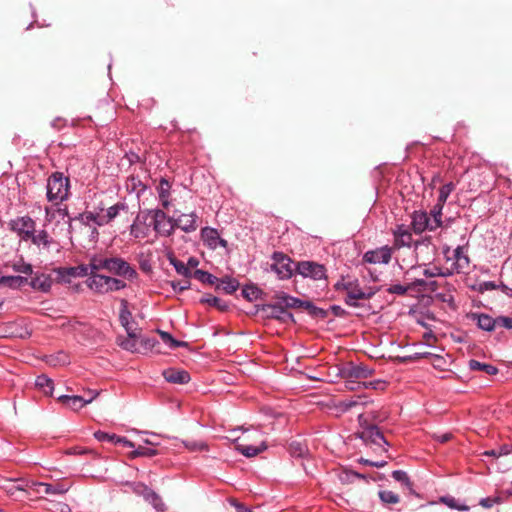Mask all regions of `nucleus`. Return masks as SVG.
<instances>
[{"label": "nucleus", "mask_w": 512, "mask_h": 512, "mask_svg": "<svg viewBox=\"0 0 512 512\" xmlns=\"http://www.w3.org/2000/svg\"><path fill=\"white\" fill-rule=\"evenodd\" d=\"M12 269L19 273L24 275H32L33 274V268L31 264L25 263L22 259L13 262L12 264H9Z\"/></svg>", "instance_id": "obj_39"}, {"label": "nucleus", "mask_w": 512, "mask_h": 512, "mask_svg": "<svg viewBox=\"0 0 512 512\" xmlns=\"http://www.w3.org/2000/svg\"><path fill=\"white\" fill-rule=\"evenodd\" d=\"M33 486H42L44 488L45 494H55L62 495L65 494L69 490V486L64 485L63 483L49 484L44 482H32Z\"/></svg>", "instance_id": "obj_24"}, {"label": "nucleus", "mask_w": 512, "mask_h": 512, "mask_svg": "<svg viewBox=\"0 0 512 512\" xmlns=\"http://www.w3.org/2000/svg\"><path fill=\"white\" fill-rule=\"evenodd\" d=\"M28 332L16 322H8L0 326V336L4 338H24Z\"/></svg>", "instance_id": "obj_18"}, {"label": "nucleus", "mask_w": 512, "mask_h": 512, "mask_svg": "<svg viewBox=\"0 0 512 512\" xmlns=\"http://www.w3.org/2000/svg\"><path fill=\"white\" fill-rule=\"evenodd\" d=\"M273 298L276 299L277 302H280L285 310L290 308H302L311 316L316 318L324 319L328 316V312L326 310L316 307L312 302L303 301L282 291L275 292Z\"/></svg>", "instance_id": "obj_3"}, {"label": "nucleus", "mask_w": 512, "mask_h": 512, "mask_svg": "<svg viewBox=\"0 0 512 512\" xmlns=\"http://www.w3.org/2000/svg\"><path fill=\"white\" fill-rule=\"evenodd\" d=\"M156 344H158V342L155 338H143L140 341V346L146 351L152 350Z\"/></svg>", "instance_id": "obj_61"}, {"label": "nucleus", "mask_w": 512, "mask_h": 512, "mask_svg": "<svg viewBox=\"0 0 512 512\" xmlns=\"http://www.w3.org/2000/svg\"><path fill=\"white\" fill-rule=\"evenodd\" d=\"M358 420L360 425L363 427L360 434L361 439L367 444L377 445L386 451V449L383 448V445H388V442L377 425L370 423V415L367 413L360 414L358 416Z\"/></svg>", "instance_id": "obj_5"}, {"label": "nucleus", "mask_w": 512, "mask_h": 512, "mask_svg": "<svg viewBox=\"0 0 512 512\" xmlns=\"http://www.w3.org/2000/svg\"><path fill=\"white\" fill-rule=\"evenodd\" d=\"M63 281H69L70 277L89 276L92 272L91 260L88 265H79L77 267L60 268L57 270Z\"/></svg>", "instance_id": "obj_12"}, {"label": "nucleus", "mask_w": 512, "mask_h": 512, "mask_svg": "<svg viewBox=\"0 0 512 512\" xmlns=\"http://www.w3.org/2000/svg\"><path fill=\"white\" fill-rule=\"evenodd\" d=\"M192 276L195 279L199 280L200 282L206 283L209 285H213L218 281V279L214 275H212L206 271L200 270V269L195 270L192 273Z\"/></svg>", "instance_id": "obj_37"}, {"label": "nucleus", "mask_w": 512, "mask_h": 512, "mask_svg": "<svg viewBox=\"0 0 512 512\" xmlns=\"http://www.w3.org/2000/svg\"><path fill=\"white\" fill-rule=\"evenodd\" d=\"M245 441L246 439L240 441V438H236L235 448L237 451H239L241 454L248 458L254 457L267 449V446L264 442H261L260 446H253L246 443Z\"/></svg>", "instance_id": "obj_15"}, {"label": "nucleus", "mask_w": 512, "mask_h": 512, "mask_svg": "<svg viewBox=\"0 0 512 512\" xmlns=\"http://www.w3.org/2000/svg\"><path fill=\"white\" fill-rule=\"evenodd\" d=\"M408 290H410L409 284L407 286L394 284L387 288V292L397 295H405Z\"/></svg>", "instance_id": "obj_53"}, {"label": "nucleus", "mask_w": 512, "mask_h": 512, "mask_svg": "<svg viewBox=\"0 0 512 512\" xmlns=\"http://www.w3.org/2000/svg\"><path fill=\"white\" fill-rule=\"evenodd\" d=\"M145 501L150 503L154 509H156L159 512H164L166 510V505L163 502L162 498L159 494H157L154 490L152 493L148 494V497L145 498Z\"/></svg>", "instance_id": "obj_36"}, {"label": "nucleus", "mask_w": 512, "mask_h": 512, "mask_svg": "<svg viewBox=\"0 0 512 512\" xmlns=\"http://www.w3.org/2000/svg\"><path fill=\"white\" fill-rule=\"evenodd\" d=\"M174 223L175 218L169 217L162 223H158V225H155L153 229L164 236H170L176 229V225H174Z\"/></svg>", "instance_id": "obj_28"}, {"label": "nucleus", "mask_w": 512, "mask_h": 512, "mask_svg": "<svg viewBox=\"0 0 512 512\" xmlns=\"http://www.w3.org/2000/svg\"><path fill=\"white\" fill-rule=\"evenodd\" d=\"M454 258H455V262L453 263V267L457 273L464 272L466 269H468L469 264H470V259L464 253L462 247L459 246L454 250Z\"/></svg>", "instance_id": "obj_22"}, {"label": "nucleus", "mask_w": 512, "mask_h": 512, "mask_svg": "<svg viewBox=\"0 0 512 512\" xmlns=\"http://www.w3.org/2000/svg\"><path fill=\"white\" fill-rule=\"evenodd\" d=\"M132 318V314L128 309V301L125 299L121 300V308L119 312V321L121 325L128 329V326L130 325V320Z\"/></svg>", "instance_id": "obj_31"}, {"label": "nucleus", "mask_w": 512, "mask_h": 512, "mask_svg": "<svg viewBox=\"0 0 512 512\" xmlns=\"http://www.w3.org/2000/svg\"><path fill=\"white\" fill-rule=\"evenodd\" d=\"M273 259L274 263L271 265V269L280 279H289L294 271L291 259L282 253H274Z\"/></svg>", "instance_id": "obj_7"}, {"label": "nucleus", "mask_w": 512, "mask_h": 512, "mask_svg": "<svg viewBox=\"0 0 512 512\" xmlns=\"http://www.w3.org/2000/svg\"><path fill=\"white\" fill-rule=\"evenodd\" d=\"M35 386L47 396H52L54 390V383L51 378L45 374L37 376Z\"/></svg>", "instance_id": "obj_26"}, {"label": "nucleus", "mask_w": 512, "mask_h": 512, "mask_svg": "<svg viewBox=\"0 0 512 512\" xmlns=\"http://www.w3.org/2000/svg\"><path fill=\"white\" fill-rule=\"evenodd\" d=\"M30 239L32 243L37 246H40L42 244L47 247L50 244L49 235L44 230L40 231L38 234L33 233V236H31Z\"/></svg>", "instance_id": "obj_45"}, {"label": "nucleus", "mask_w": 512, "mask_h": 512, "mask_svg": "<svg viewBox=\"0 0 512 512\" xmlns=\"http://www.w3.org/2000/svg\"><path fill=\"white\" fill-rule=\"evenodd\" d=\"M152 489L149 488L148 486L144 485V484H138L136 487H135V492L142 496L144 499L148 497V494L152 493Z\"/></svg>", "instance_id": "obj_62"}, {"label": "nucleus", "mask_w": 512, "mask_h": 512, "mask_svg": "<svg viewBox=\"0 0 512 512\" xmlns=\"http://www.w3.org/2000/svg\"><path fill=\"white\" fill-rule=\"evenodd\" d=\"M126 287L125 282L117 278L109 277L107 292L118 291Z\"/></svg>", "instance_id": "obj_49"}, {"label": "nucleus", "mask_w": 512, "mask_h": 512, "mask_svg": "<svg viewBox=\"0 0 512 512\" xmlns=\"http://www.w3.org/2000/svg\"><path fill=\"white\" fill-rule=\"evenodd\" d=\"M262 311H264L269 318L284 320L285 317H287L291 320L293 319V315L291 313H287L280 302H276L275 304H266L263 306Z\"/></svg>", "instance_id": "obj_19"}, {"label": "nucleus", "mask_w": 512, "mask_h": 512, "mask_svg": "<svg viewBox=\"0 0 512 512\" xmlns=\"http://www.w3.org/2000/svg\"><path fill=\"white\" fill-rule=\"evenodd\" d=\"M98 396V393H94L92 397H89L88 399H84L81 396L73 395H61L57 398V400L62 403L64 406H66L69 409H72L74 411H78L85 405L91 403L96 397Z\"/></svg>", "instance_id": "obj_10"}, {"label": "nucleus", "mask_w": 512, "mask_h": 512, "mask_svg": "<svg viewBox=\"0 0 512 512\" xmlns=\"http://www.w3.org/2000/svg\"><path fill=\"white\" fill-rule=\"evenodd\" d=\"M469 368L473 371H483L488 375H495L498 372V369L495 366L481 363L474 359L469 361Z\"/></svg>", "instance_id": "obj_29"}, {"label": "nucleus", "mask_w": 512, "mask_h": 512, "mask_svg": "<svg viewBox=\"0 0 512 512\" xmlns=\"http://www.w3.org/2000/svg\"><path fill=\"white\" fill-rule=\"evenodd\" d=\"M502 502L501 497H487L480 500L479 504L484 508H491L495 504H500Z\"/></svg>", "instance_id": "obj_54"}, {"label": "nucleus", "mask_w": 512, "mask_h": 512, "mask_svg": "<svg viewBox=\"0 0 512 512\" xmlns=\"http://www.w3.org/2000/svg\"><path fill=\"white\" fill-rule=\"evenodd\" d=\"M366 402L362 401V398L360 396L356 398L346 399L341 402V407L344 411H348L352 409L353 407L365 405Z\"/></svg>", "instance_id": "obj_46"}, {"label": "nucleus", "mask_w": 512, "mask_h": 512, "mask_svg": "<svg viewBox=\"0 0 512 512\" xmlns=\"http://www.w3.org/2000/svg\"><path fill=\"white\" fill-rule=\"evenodd\" d=\"M239 287V282L235 279L226 277L216 286L217 289L223 290L227 294L234 293Z\"/></svg>", "instance_id": "obj_32"}, {"label": "nucleus", "mask_w": 512, "mask_h": 512, "mask_svg": "<svg viewBox=\"0 0 512 512\" xmlns=\"http://www.w3.org/2000/svg\"><path fill=\"white\" fill-rule=\"evenodd\" d=\"M201 302L216 307L220 311H225L228 308L227 304L223 302L220 298L211 295L203 298Z\"/></svg>", "instance_id": "obj_42"}, {"label": "nucleus", "mask_w": 512, "mask_h": 512, "mask_svg": "<svg viewBox=\"0 0 512 512\" xmlns=\"http://www.w3.org/2000/svg\"><path fill=\"white\" fill-rule=\"evenodd\" d=\"M289 452L293 457H302L307 452V447L297 441H292L289 445Z\"/></svg>", "instance_id": "obj_43"}, {"label": "nucleus", "mask_w": 512, "mask_h": 512, "mask_svg": "<svg viewBox=\"0 0 512 512\" xmlns=\"http://www.w3.org/2000/svg\"><path fill=\"white\" fill-rule=\"evenodd\" d=\"M51 365H65L68 363V356L64 352H59L56 357H52L49 361Z\"/></svg>", "instance_id": "obj_59"}, {"label": "nucleus", "mask_w": 512, "mask_h": 512, "mask_svg": "<svg viewBox=\"0 0 512 512\" xmlns=\"http://www.w3.org/2000/svg\"><path fill=\"white\" fill-rule=\"evenodd\" d=\"M167 258L179 275H182L186 278L192 277V272L189 267L182 261L178 260L172 253L168 254Z\"/></svg>", "instance_id": "obj_27"}, {"label": "nucleus", "mask_w": 512, "mask_h": 512, "mask_svg": "<svg viewBox=\"0 0 512 512\" xmlns=\"http://www.w3.org/2000/svg\"><path fill=\"white\" fill-rule=\"evenodd\" d=\"M392 476L398 482H401L405 485L410 484L409 477H408L407 473L404 471L396 470L392 473Z\"/></svg>", "instance_id": "obj_58"}, {"label": "nucleus", "mask_w": 512, "mask_h": 512, "mask_svg": "<svg viewBox=\"0 0 512 512\" xmlns=\"http://www.w3.org/2000/svg\"><path fill=\"white\" fill-rule=\"evenodd\" d=\"M454 188H455V185L452 182H449V183L443 185L439 189L437 203H439L440 205H444L445 202L447 201L449 195L454 190Z\"/></svg>", "instance_id": "obj_40"}, {"label": "nucleus", "mask_w": 512, "mask_h": 512, "mask_svg": "<svg viewBox=\"0 0 512 512\" xmlns=\"http://www.w3.org/2000/svg\"><path fill=\"white\" fill-rule=\"evenodd\" d=\"M161 339L164 343L168 344L170 348H178V347H186L188 343L178 341L172 337V335L166 331L158 330L157 331Z\"/></svg>", "instance_id": "obj_34"}, {"label": "nucleus", "mask_w": 512, "mask_h": 512, "mask_svg": "<svg viewBox=\"0 0 512 512\" xmlns=\"http://www.w3.org/2000/svg\"><path fill=\"white\" fill-rule=\"evenodd\" d=\"M295 271L305 277L313 280H326V268L313 261H300L296 264Z\"/></svg>", "instance_id": "obj_6"}, {"label": "nucleus", "mask_w": 512, "mask_h": 512, "mask_svg": "<svg viewBox=\"0 0 512 512\" xmlns=\"http://www.w3.org/2000/svg\"><path fill=\"white\" fill-rule=\"evenodd\" d=\"M443 206L444 205H440L439 203H436L433 206V208L431 209L430 217H431V222L433 223L432 227H431V231L437 229L442 224L441 216H442Z\"/></svg>", "instance_id": "obj_33"}, {"label": "nucleus", "mask_w": 512, "mask_h": 512, "mask_svg": "<svg viewBox=\"0 0 512 512\" xmlns=\"http://www.w3.org/2000/svg\"><path fill=\"white\" fill-rule=\"evenodd\" d=\"M28 285L35 290L46 293L51 289L52 278L50 275L44 273L35 274L33 278L29 279Z\"/></svg>", "instance_id": "obj_20"}, {"label": "nucleus", "mask_w": 512, "mask_h": 512, "mask_svg": "<svg viewBox=\"0 0 512 512\" xmlns=\"http://www.w3.org/2000/svg\"><path fill=\"white\" fill-rule=\"evenodd\" d=\"M70 181L61 172L53 173L47 181V199L59 203L69 196Z\"/></svg>", "instance_id": "obj_4"}, {"label": "nucleus", "mask_w": 512, "mask_h": 512, "mask_svg": "<svg viewBox=\"0 0 512 512\" xmlns=\"http://www.w3.org/2000/svg\"><path fill=\"white\" fill-rule=\"evenodd\" d=\"M126 208L125 204L123 203H117L107 209V213L105 215L101 216L100 223L108 224L110 221L115 219L121 210H124Z\"/></svg>", "instance_id": "obj_30"}, {"label": "nucleus", "mask_w": 512, "mask_h": 512, "mask_svg": "<svg viewBox=\"0 0 512 512\" xmlns=\"http://www.w3.org/2000/svg\"><path fill=\"white\" fill-rule=\"evenodd\" d=\"M185 446L190 450H203L206 448L204 443H198L196 441H186Z\"/></svg>", "instance_id": "obj_63"}, {"label": "nucleus", "mask_w": 512, "mask_h": 512, "mask_svg": "<svg viewBox=\"0 0 512 512\" xmlns=\"http://www.w3.org/2000/svg\"><path fill=\"white\" fill-rule=\"evenodd\" d=\"M261 293L262 291L254 285L245 286L242 290L243 297L249 301L258 299Z\"/></svg>", "instance_id": "obj_41"}, {"label": "nucleus", "mask_w": 512, "mask_h": 512, "mask_svg": "<svg viewBox=\"0 0 512 512\" xmlns=\"http://www.w3.org/2000/svg\"><path fill=\"white\" fill-rule=\"evenodd\" d=\"M119 345L127 351H131V352L140 351V349L137 347L136 339L127 338V339L121 341L119 343Z\"/></svg>", "instance_id": "obj_52"}, {"label": "nucleus", "mask_w": 512, "mask_h": 512, "mask_svg": "<svg viewBox=\"0 0 512 512\" xmlns=\"http://www.w3.org/2000/svg\"><path fill=\"white\" fill-rule=\"evenodd\" d=\"M410 290L415 288H420V290L426 291L425 288H427V281L423 279H416L412 283L409 284Z\"/></svg>", "instance_id": "obj_64"}, {"label": "nucleus", "mask_w": 512, "mask_h": 512, "mask_svg": "<svg viewBox=\"0 0 512 512\" xmlns=\"http://www.w3.org/2000/svg\"><path fill=\"white\" fill-rule=\"evenodd\" d=\"M90 260L93 273L105 270L110 274L125 277L127 279H134L137 277L136 270L122 258L94 255Z\"/></svg>", "instance_id": "obj_1"}, {"label": "nucleus", "mask_w": 512, "mask_h": 512, "mask_svg": "<svg viewBox=\"0 0 512 512\" xmlns=\"http://www.w3.org/2000/svg\"><path fill=\"white\" fill-rule=\"evenodd\" d=\"M431 217L426 212L415 211L412 215V228L415 233H422L426 229L431 230Z\"/></svg>", "instance_id": "obj_14"}, {"label": "nucleus", "mask_w": 512, "mask_h": 512, "mask_svg": "<svg viewBox=\"0 0 512 512\" xmlns=\"http://www.w3.org/2000/svg\"><path fill=\"white\" fill-rule=\"evenodd\" d=\"M29 279L25 276L17 275V276H3L0 279V284L17 289L21 288L25 285H28Z\"/></svg>", "instance_id": "obj_23"}, {"label": "nucleus", "mask_w": 512, "mask_h": 512, "mask_svg": "<svg viewBox=\"0 0 512 512\" xmlns=\"http://www.w3.org/2000/svg\"><path fill=\"white\" fill-rule=\"evenodd\" d=\"M11 228L22 239L28 240L35 232V223L30 217H21L11 223Z\"/></svg>", "instance_id": "obj_8"}, {"label": "nucleus", "mask_w": 512, "mask_h": 512, "mask_svg": "<svg viewBox=\"0 0 512 512\" xmlns=\"http://www.w3.org/2000/svg\"><path fill=\"white\" fill-rule=\"evenodd\" d=\"M336 290H344L346 297L345 303L351 307H360L359 300H368L372 298L377 290L372 287L362 288L358 280H342L335 284Z\"/></svg>", "instance_id": "obj_2"}, {"label": "nucleus", "mask_w": 512, "mask_h": 512, "mask_svg": "<svg viewBox=\"0 0 512 512\" xmlns=\"http://www.w3.org/2000/svg\"><path fill=\"white\" fill-rule=\"evenodd\" d=\"M496 327L512 329V317L499 316L496 318Z\"/></svg>", "instance_id": "obj_56"}, {"label": "nucleus", "mask_w": 512, "mask_h": 512, "mask_svg": "<svg viewBox=\"0 0 512 512\" xmlns=\"http://www.w3.org/2000/svg\"><path fill=\"white\" fill-rule=\"evenodd\" d=\"M101 216L100 214H94L93 212H85L81 215V221L84 223V224H88L89 222H94L95 224L99 225V226H102V225H105V223H100L101 221Z\"/></svg>", "instance_id": "obj_48"}, {"label": "nucleus", "mask_w": 512, "mask_h": 512, "mask_svg": "<svg viewBox=\"0 0 512 512\" xmlns=\"http://www.w3.org/2000/svg\"><path fill=\"white\" fill-rule=\"evenodd\" d=\"M87 280V286L97 293H107V284L109 276L99 274L98 272L90 273Z\"/></svg>", "instance_id": "obj_17"}, {"label": "nucleus", "mask_w": 512, "mask_h": 512, "mask_svg": "<svg viewBox=\"0 0 512 512\" xmlns=\"http://www.w3.org/2000/svg\"><path fill=\"white\" fill-rule=\"evenodd\" d=\"M94 437L98 441H101V442L107 441V442H111V443H114V444H122L124 447H129V448H133L134 447V443L133 442L129 441L125 437L117 436L116 434H108V433L103 432V431H96L94 433Z\"/></svg>", "instance_id": "obj_21"}, {"label": "nucleus", "mask_w": 512, "mask_h": 512, "mask_svg": "<svg viewBox=\"0 0 512 512\" xmlns=\"http://www.w3.org/2000/svg\"><path fill=\"white\" fill-rule=\"evenodd\" d=\"M394 236L398 246H409L412 241V235L404 225L397 226Z\"/></svg>", "instance_id": "obj_25"}, {"label": "nucleus", "mask_w": 512, "mask_h": 512, "mask_svg": "<svg viewBox=\"0 0 512 512\" xmlns=\"http://www.w3.org/2000/svg\"><path fill=\"white\" fill-rule=\"evenodd\" d=\"M148 216H151V224L153 225V227H155V225H158V223H162L163 221L169 218L167 217L166 213L160 209L148 210L147 215L144 217V221L147 220Z\"/></svg>", "instance_id": "obj_38"}, {"label": "nucleus", "mask_w": 512, "mask_h": 512, "mask_svg": "<svg viewBox=\"0 0 512 512\" xmlns=\"http://www.w3.org/2000/svg\"><path fill=\"white\" fill-rule=\"evenodd\" d=\"M379 498L384 504H396L399 502L398 494L388 490L379 491Z\"/></svg>", "instance_id": "obj_44"}, {"label": "nucleus", "mask_w": 512, "mask_h": 512, "mask_svg": "<svg viewBox=\"0 0 512 512\" xmlns=\"http://www.w3.org/2000/svg\"><path fill=\"white\" fill-rule=\"evenodd\" d=\"M198 219L199 217L195 212L184 213L175 219L174 225H176V228H180L184 232L189 233L197 230Z\"/></svg>", "instance_id": "obj_11"}, {"label": "nucleus", "mask_w": 512, "mask_h": 512, "mask_svg": "<svg viewBox=\"0 0 512 512\" xmlns=\"http://www.w3.org/2000/svg\"><path fill=\"white\" fill-rule=\"evenodd\" d=\"M157 454V451L152 448L139 446L136 450L131 452L130 456L131 458L139 457V456H146V457H152Z\"/></svg>", "instance_id": "obj_47"}, {"label": "nucleus", "mask_w": 512, "mask_h": 512, "mask_svg": "<svg viewBox=\"0 0 512 512\" xmlns=\"http://www.w3.org/2000/svg\"><path fill=\"white\" fill-rule=\"evenodd\" d=\"M170 188L171 186L169 182L166 179L162 178L158 186L159 198H169Z\"/></svg>", "instance_id": "obj_51"}, {"label": "nucleus", "mask_w": 512, "mask_h": 512, "mask_svg": "<svg viewBox=\"0 0 512 512\" xmlns=\"http://www.w3.org/2000/svg\"><path fill=\"white\" fill-rule=\"evenodd\" d=\"M391 260V249L387 246L367 251L363 261L370 264H388Z\"/></svg>", "instance_id": "obj_9"}, {"label": "nucleus", "mask_w": 512, "mask_h": 512, "mask_svg": "<svg viewBox=\"0 0 512 512\" xmlns=\"http://www.w3.org/2000/svg\"><path fill=\"white\" fill-rule=\"evenodd\" d=\"M171 286L174 291L183 292L190 287V281L184 280V281H172Z\"/></svg>", "instance_id": "obj_57"}, {"label": "nucleus", "mask_w": 512, "mask_h": 512, "mask_svg": "<svg viewBox=\"0 0 512 512\" xmlns=\"http://www.w3.org/2000/svg\"><path fill=\"white\" fill-rule=\"evenodd\" d=\"M508 454V450L506 449V447H500L499 449H491V450H487L483 453V455L485 456H489V457H494V458H498L502 455H506Z\"/></svg>", "instance_id": "obj_60"}, {"label": "nucleus", "mask_w": 512, "mask_h": 512, "mask_svg": "<svg viewBox=\"0 0 512 512\" xmlns=\"http://www.w3.org/2000/svg\"><path fill=\"white\" fill-rule=\"evenodd\" d=\"M435 298L438 301H441L443 303H447L450 307H454V297L451 293H438L435 295Z\"/></svg>", "instance_id": "obj_55"}, {"label": "nucleus", "mask_w": 512, "mask_h": 512, "mask_svg": "<svg viewBox=\"0 0 512 512\" xmlns=\"http://www.w3.org/2000/svg\"><path fill=\"white\" fill-rule=\"evenodd\" d=\"M162 375L167 382L173 384H187L191 380L186 370L168 368L162 372Z\"/></svg>", "instance_id": "obj_16"}, {"label": "nucleus", "mask_w": 512, "mask_h": 512, "mask_svg": "<svg viewBox=\"0 0 512 512\" xmlns=\"http://www.w3.org/2000/svg\"><path fill=\"white\" fill-rule=\"evenodd\" d=\"M478 326L485 331H492L496 327V318L487 314L478 315Z\"/></svg>", "instance_id": "obj_35"}, {"label": "nucleus", "mask_w": 512, "mask_h": 512, "mask_svg": "<svg viewBox=\"0 0 512 512\" xmlns=\"http://www.w3.org/2000/svg\"><path fill=\"white\" fill-rule=\"evenodd\" d=\"M370 374H371V371H369L368 369L361 367V366L352 367L349 371V375L351 377H355V378H366Z\"/></svg>", "instance_id": "obj_50"}, {"label": "nucleus", "mask_w": 512, "mask_h": 512, "mask_svg": "<svg viewBox=\"0 0 512 512\" xmlns=\"http://www.w3.org/2000/svg\"><path fill=\"white\" fill-rule=\"evenodd\" d=\"M201 236L204 242L212 249H216L218 246L227 247V241L220 238L218 231L214 228H203L201 230Z\"/></svg>", "instance_id": "obj_13"}]
</instances>
